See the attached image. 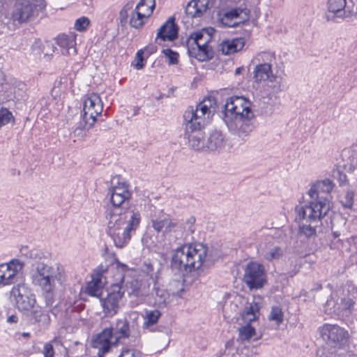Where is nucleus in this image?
Returning <instances> with one entry per match:
<instances>
[{
  "mask_svg": "<svg viewBox=\"0 0 357 357\" xmlns=\"http://www.w3.org/2000/svg\"><path fill=\"white\" fill-rule=\"evenodd\" d=\"M24 264L17 259L0 264V288L13 283L14 278L23 268Z\"/></svg>",
  "mask_w": 357,
  "mask_h": 357,
  "instance_id": "2eb2a0df",
  "label": "nucleus"
},
{
  "mask_svg": "<svg viewBox=\"0 0 357 357\" xmlns=\"http://www.w3.org/2000/svg\"><path fill=\"white\" fill-rule=\"evenodd\" d=\"M50 317L48 312H46L44 311L43 314L41 315V317L39 319V322L43 324L48 325L50 323Z\"/></svg>",
  "mask_w": 357,
  "mask_h": 357,
  "instance_id": "0e129e2a",
  "label": "nucleus"
},
{
  "mask_svg": "<svg viewBox=\"0 0 357 357\" xmlns=\"http://www.w3.org/2000/svg\"><path fill=\"white\" fill-rule=\"evenodd\" d=\"M180 227L179 225L176 222L172 221L169 215L167 216L165 228L164 230L165 234L176 231Z\"/></svg>",
  "mask_w": 357,
  "mask_h": 357,
  "instance_id": "09e8293b",
  "label": "nucleus"
},
{
  "mask_svg": "<svg viewBox=\"0 0 357 357\" xmlns=\"http://www.w3.org/2000/svg\"><path fill=\"white\" fill-rule=\"evenodd\" d=\"M148 17V13H142L139 11V10H137L135 8L131 16L130 24L132 27L135 29H140L144 24V19Z\"/></svg>",
  "mask_w": 357,
  "mask_h": 357,
  "instance_id": "c756f323",
  "label": "nucleus"
},
{
  "mask_svg": "<svg viewBox=\"0 0 357 357\" xmlns=\"http://www.w3.org/2000/svg\"><path fill=\"white\" fill-rule=\"evenodd\" d=\"M11 121H15L12 112L6 108L1 107L0 109V128Z\"/></svg>",
  "mask_w": 357,
  "mask_h": 357,
  "instance_id": "58836bf2",
  "label": "nucleus"
},
{
  "mask_svg": "<svg viewBox=\"0 0 357 357\" xmlns=\"http://www.w3.org/2000/svg\"><path fill=\"white\" fill-rule=\"evenodd\" d=\"M10 22H11L8 15L0 13V33H2L5 31Z\"/></svg>",
  "mask_w": 357,
  "mask_h": 357,
  "instance_id": "603ef678",
  "label": "nucleus"
},
{
  "mask_svg": "<svg viewBox=\"0 0 357 357\" xmlns=\"http://www.w3.org/2000/svg\"><path fill=\"white\" fill-rule=\"evenodd\" d=\"M10 294L12 302L20 312H30L36 304L35 294L24 283L13 286Z\"/></svg>",
  "mask_w": 357,
  "mask_h": 357,
  "instance_id": "1a4fd4ad",
  "label": "nucleus"
},
{
  "mask_svg": "<svg viewBox=\"0 0 357 357\" xmlns=\"http://www.w3.org/2000/svg\"><path fill=\"white\" fill-rule=\"evenodd\" d=\"M142 282L138 279H131L126 282L125 291H126L128 296L138 297L142 295L141 291Z\"/></svg>",
  "mask_w": 357,
  "mask_h": 357,
  "instance_id": "c85d7f7f",
  "label": "nucleus"
},
{
  "mask_svg": "<svg viewBox=\"0 0 357 357\" xmlns=\"http://www.w3.org/2000/svg\"><path fill=\"white\" fill-rule=\"evenodd\" d=\"M152 294L155 295V302L158 305H166L168 303L169 294L166 289L155 284Z\"/></svg>",
  "mask_w": 357,
  "mask_h": 357,
  "instance_id": "7c9ffc66",
  "label": "nucleus"
},
{
  "mask_svg": "<svg viewBox=\"0 0 357 357\" xmlns=\"http://www.w3.org/2000/svg\"><path fill=\"white\" fill-rule=\"evenodd\" d=\"M207 248L201 243L185 244L175 249L172 255L170 266L176 273H188L199 270L204 263Z\"/></svg>",
  "mask_w": 357,
  "mask_h": 357,
  "instance_id": "20e7f679",
  "label": "nucleus"
},
{
  "mask_svg": "<svg viewBox=\"0 0 357 357\" xmlns=\"http://www.w3.org/2000/svg\"><path fill=\"white\" fill-rule=\"evenodd\" d=\"M119 209L105 215L108 220L107 234L116 247L122 248L131 238V234L139 227L141 213L138 211H125L118 213Z\"/></svg>",
  "mask_w": 357,
  "mask_h": 357,
  "instance_id": "7ed1b4c3",
  "label": "nucleus"
},
{
  "mask_svg": "<svg viewBox=\"0 0 357 357\" xmlns=\"http://www.w3.org/2000/svg\"><path fill=\"white\" fill-rule=\"evenodd\" d=\"M18 317L16 314H12L7 318V322L10 324L17 323Z\"/></svg>",
  "mask_w": 357,
  "mask_h": 357,
  "instance_id": "774afa93",
  "label": "nucleus"
},
{
  "mask_svg": "<svg viewBox=\"0 0 357 357\" xmlns=\"http://www.w3.org/2000/svg\"><path fill=\"white\" fill-rule=\"evenodd\" d=\"M245 45L243 38L223 40L218 46V51L224 55L231 54L241 50Z\"/></svg>",
  "mask_w": 357,
  "mask_h": 357,
  "instance_id": "5701e85b",
  "label": "nucleus"
},
{
  "mask_svg": "<svg viewBox=\"0 0 357 357\" xmlns=\"http://www.w3.org/2000/svg\"><path fill=\"white\" fill-rule=\"evenodd\" d=\"M43 43L40 39H36L31 45V50L34 54L40 55L43 53Z\"/></svg>",
  "mask_w": 357,
  "mask_h": 357,
  "instance_id": "864d4df0",
  "label": "nucleus"
},
{
  "mask_svg": "<svg viewBox=\"0 0 357 357\" xmlns=\"http://www.w3.org/2000/svg\"><path fill=\"white\" fill-rule=\"evenodd\" d=\"M168 215L163 214L159 217L151 219V227L155 231L160 232L164 228L167 222Z\"/></svg>",
  "mask_w": 357,
  "mask_h": 357,
  "instance_id": "f704fd0d",
  "label": "nucleus"
},
{
  "mask_svg": "<svg viewBox=\"0 0 357 357\" xmlns=\"http://www.w3.org/2000/svg\"><path fill=\"white\" fill-rule=\"evenodd\" d=\"M21 255L26 258L33 259L36 257L34 250H31L27 245L22 246L20 250Z\"/></svg>",
  "mask_w": 357,
  "mask_h": 357,
  "instance_id": "6e6d98bb",
  "label": "nucleus"
},
{
  "mask_svg": "<svg viewBox=\"0 0 357 357\" xmlns=\"http://www.w3.org/2000/svg\"><path fill=\"white\" fill-rule=\"evenodd\" d=\"M259 310V307L257 303H255L251 304L248 307L246 308V310L243 314L244 319L249 321H255L257 317Z\"/></svg>",
  "mask_w": 357,
  "mask_h": 357,
  "instance_id": "c9c22d12",
  "label": "nucleus"
},
{
  "mask_svg": "<svg viewBox=\"0 0 357 357\" xmlns=\"http://www.w3.org/2000/svg\"><path fill=\"white\" fill-rule=\"evenodd\" d=\"M56 44L61 49V54L63 55H75L76 50V35L74 33L68 34H60L56 38Z\"/></svg>",
  "mask_w": 357,
  "mask_h": 357,
  "instance_id": "a211bd4d",
  "label": "nucleus"
},
{
  "mask_svg": "<svg viewBox=\"0 0 357 357\" xmlns=\"http://www.w3.org/2000/svg\"><path fill=\"white\" fill-rule=\"evenodd\" d=\"M124 294V287L119 284H114L111 286L107 297L100 299L103 312L106 317H113L118 312Z\"/></svg>",
  "mask_w": 357,
  "mask_h": 357,
  "instance_id": "f8f14e48",
  "label": "nucleus"
},
{
  "mask_svg": "<svg viewBox=\"0 0 357 357\" xmlns=\"http://www.w3.org/2000/svg\"><path fill=\"white\" fill-rule=\"evenodd\" d=\"M119 357H142V354L138 351L128 349L123 350Z\"/></svg>",
  "mask_w": 357,
  "mask_h": 357,
  "instance_id": "4d7b16f0",
  "label": "nucleus"
},
{
  "mask_svg": "<svg viewBox=\"0 0 357 357\" xmlns=\"http://www.w3.org/2000/svg\"><path fill=\"white\" fill-rule=\"evenodd\" d=\"M284 314L281 307L278 306L272 307L269 319L275 321L278 325H280L283 321Z\"/></svg>",
  "mask_w": 357,
  "mask_h": 357,
  "instance_id": "4c0bfd02",
  "label": "nucleus"
},
{
  "mask_svg": "<svg viewBox=\"0 0 357 357\" xmlns=\"http://www.w3.org/2000/svg\"><path fill=\"white\" fill-rule=\"evenodd\" d=\"M275 54L271 51L261 52L256 54L252 59L253 64H259L261 66L266 65L272 68L273 65L275 63Z\"/></svg>",
  "mask_w": 357,
  "mask_h": 357,
  "instance_id": "a878e982",
  "label": "nucleus"
},
{
  "mask_svg": "<svg viewBox=\"0 0 357 357\" xmlns=\"http://www.w3.org/2000/svg\"><path fill=\"white\" fill-rule=\"evenodd\" d=\"M221 117L229 131L242 139L254 129L251 122L254 118L251 102L243 96L227 98L221 111Z\"/></svg>",
  "mask_w": 357,
  "mask_h": 357,
  "instance_id": "f03ea898",
  "label": "nucleus"
},
{
  "mask_svg": "<svg viewBox=\"0 0 357 357\" xmlns=\"http://www.w3.org/2000/svg\"><path fill=\"white\" fill-rule=\"evenodd\" d=\"M243 281L250 290L261 289L267 282L264 266L256 261L248 263L244 268Z\"/></svg>",
  "mask_w": 357,
  "mask_h": 357,
  "instance_id": "9d476101",
  "label": "nucleus"
},
{
  "mask_svg": "<svg viewBox=\"0 0 357 357\" xmlns=\"http://www.w3.org/2000/svg\"><path fill=\"white\" fill-rule=\"evenodd\" d=\"M282 255V251L280 247H274L266 252L265 258L268 261L278 259Z\"/></svg>",
  "mask_w": 357,
  "mask_h": 357,
  "instance_id": "c03bdc74",
  "label": "nucleus"
},
{
  "mask_svg": "<svg viewBox=\"0 0 357 357\" xmlns=\"http://www.w3.org/2000/svg\"><path fill=\"white\" fill-rule=\"evenodd\" d=\"M195 218L193 216L188 218L185 222V225L183 226V229L187 231L189 234H193L195 231Z\"/></svg>",
  "mask_w": 357,
  "mask_h": 357,
  "instance_id": "3c124183",
  "label": "nucleus"
},
{
  "mask_svg": "<svg viewBox=\"0 0 357 357\" xmlns=\"http://www.w3.org/2000/svg\"><path fill=\"white\" fill-rule=\"evenodd\" d=\"M149 330L151 332L158 331V332H162V333H166V334H169V328L166 327V326H159L155 327V328L151 327Z\"/></svg>",
  "mask_w": 357,
  "mask_h": 357,
  "instance_id": "69168bd1",
  "label": "nucleus"
},
{
  "mask_svg": "<svg viewBox=\"0 0 357 357\" xmlns=\"http://www.w3.org/2000/svg\"><path fill=\"white\" fill-rule=\"evenodd\" d=\"M146 6L148 10V16H150L155 8V0H140L136 6V9L139 10L141 7Z\"/></svg>",
  "mask_w": 357,
  "mask_h": 357,
  "instance_id": "de8ad7c7",
  "label": "nucleus"
},
{
  "mask_svg": "<svg viewBox=\"0 0 357 357\" xmlns=\"http://www.w3.org/2000/svg\"><path fill=\"white\" fill-rule=\"evenodd\" d=\"M248 18V12L239 8L226 12L221 18V22L228 27H236Z\"/></svg>",
  "mask_w": 357,
  "mask_h": 357,
  "instance_id": "dca6fc26",
  "label": "nucleus"
},
{
  "mask_svg": "<svg viewBox=\"0 0 357 357\" xmlns=\"http://www.w3.org/2000/svg\"><path fill=\"white\" fill-rule=\"evenodd\" d=\"M114 328V344H119L121 339L130 336V325L127 319H118Z\"/></svg>",
  "mask_w": 357,
  "mask_h": 357,
  "instance_id": "b1692460",
  "label": "nucleus"
},
{
  "mask_svg": "<svg viewBox=\"0 0 357 357\" xmlns=\"http://www.w3.org/2000/svg\"><path fill=\"white\" fill-rule=\"evenodd\" d=\"M256 333L255 329L250 324L239 329V338L242 341H249Z\"/></svg>",
  "mask_w": 357,
  "mask_h": 357,
  "instance_id": "72a5a7b5",
  "label": "nucleus"
},
{
  "mask_svg": "<svg viewBox=\"0 0 357 357\" xmlns=\"http://www.w3.org/2000/svg\"><path fill=\"white\" fill-rule=\"evenodd\" d=\"M354 192L353 191H347L341 198L340 203L344 208L351 209L354 204Z\"/></svg>",
  "mask_w": 357,
  "mask_h": 357,
  "instance_id": "a19ab883",
  "label": "nucleus"
},
{
  "mask_svg": "<svg viewBox=\"0 0 357 357\" xmlns=\"http://www.w3.org/2000/svg\"><path fill=\"white\" fill-rule=\"evenodd\" d=\"M112 184L109 192L111 206L107 207L105 215L111 214V212H114L116 209H119L118 213H123L125 211H130L129 209H125L123 206L125 202L128 200L131 196L128 185L123 181H121L119 176L114 177Z\"/></svg>",
  "mask_w": 357,
  "mask_h": 357,
  "instance_id": "6e6552de",
  "label": "nucleus"
},
{
  "mask_svg": "<svg viewBox=\"0 0 357 357\" xmlns=\"http://www.w3.org/2000/svg\"><path fill=\"white\" fill-rule=\"evenodd\" d=\"M31 316L32 318L34 319L35 322L38 323L39 319L41 317V315L44 312V310H42V308L39 306L36 307H33L31 310Z\"/></svg>",
  "mask_w": 357,
  "mask_h": 357,
  "instance_id": "13d9d810",
  "label": "nucleus"
},
{
  "mask_svg": "<svg viewBox=\"0 0 357 357\" xmlns=\"http://www.w3.org/2000/svg\"><path fill=\"white\" fill-rule=\"evenodd\" d=\"M43 354L44 357H54V350L50 343H45L43 347Z\"/></svg>",
  "mask_w": 357,
  "mask_h": 357,
  "instance_id": "5fc2aeb1",
  "label": "nucleus"
},
{
  "mask_svg": "<svg viewBox=\"0 0 357 357\" xmlns=\"http://www.w3.org/2000/svg\"><path fill=\"white\" fill-rule=\"evenodd\" d=\"M92 283H95L97 285H99L102 287H103V283L102 281V275L100 273L94 274L92 276V280L90 281Z\"/></svg>",
  "mask_w": 357,
  "mask_h": 357,
  "instance_id": "e2e57ef3",
  "label": "nucleus"
},
{
  "mask_svg": "<svg viewBox=\"0 0 357 357\" xmlns=\"http://www.w3.org/2000/svg\"><path fill=\"white\" fill-rule=\"evenodd\" d=\"M143 54H144V51L142 50H138L136 54V57H135L136 63H132V65L137 70H141L144 66V59Z\"/></svg>",
  "mask_w": 357,
  "mask_h": 357,
  "instance_id": "8fccbe9b",
  "label": "nucleus"
},
{
  "mask_svg": "<svg viewBox=\"0 0 357 357\" xmlns=\"http://www.w3.org/2000/svg\"><path fill=\"white\" fill-rule=\"evenodd\" d=\"M114 344V328L108 327L104 328L100 333L93 335L91 340V346L93 349L97 350L98 357H104L109 353Z\"/></svg>",
  "mask_w": 357,
  "mask_h": 357,
  "instance_id": "4468645a",
  "label": "nucleus"
},
{
  "mask_svg": "<svg viewBox=\"0 0 357 357\" xmlns=\"http://www.w3.org/2000/svg\"><path fill=\"white\" fill-rule=\"evenodd\" d=\"M134 6V1H130L124 5L119 13V22L122 26H125L128 22L129 12Z\"/></svg>",
  "mask_w": 357,
  "mask_h": 357,
  "instance_id": "473e14b6",
  "label": "nucleus"
},
{
  "mask_svg": "<svg viewBox=\"0 0 357 357\" xmlns=\"http://www.w3.org/2000/svg\"><path fill=\"white\" fill-rule=\"evenodd\" d=\"M215 32V29L209 27L193 33L190 37V39L192 40V45H200L201 43L206 40L207 42H210L212 39V36Z\"/></svg>",
  "mask_w": 357,
  "mask_h": 357,
  "instance_id": "bb28decb",
  "label": "nucleus"
},
{
  "mask_svg": "<svg viewBox=\"0 0 357 357\" xmlns=\"http://www.w3.org/2000/svg\"><path fill=\"white\" fill-rule=\"evenodd\" d=\"M102 289L103 287L89 282L86 285V292L91 296L100 297L102 295Z\"/></svg>",
  "mask_w": 357,
  "mask_h": 357,
  "instance_id": "ea45409f",
  "label": "nucleus"
},
{
  "mask_svg": "<svg viewBox=\"0 0 357 357\" xmlns=\"http://www.w3.org/2000/svg\"><path fill=\"white\" fill-rule=\"evenodd\" d=\"M211 108V98L204 99L195 109L189 107L183 116L184 132L189 133L193 130H203L212 118L213 111Z\"/></svg>",
  "mask_w": 357,
  "mask_h": 357,
  "instance_id": "423d86ee",
  "label": "nucleus"
},
{
  "mask_svg": "<svg viewBox=\"0 0 357 357\" xmlns=\"http://www.w3.org/2000/svg\"><path fill=\"white\" fill-rule=\"evenodd\" d=\"M321 337L328 344L340 348L347 341L349 333L337 324H324L318 328Z\"/></svg>",
  "mask_w": 357,
  "mask_h": 357,
  "instance_id": "9b49d317",
  "label": "nucleus"
},
{
  "mask_svg": "<svg viewBox=\"0 0 357 357\" xmlns=\"http://www.w3.org/2000/svg\"><path fill=\"white\" fill-rule=\"evenodd\" d=\"M160 315L161 313L158 310L147 312L145 317V321L144 323V328L149 329L153 327V326L158 322Z\"/></svg>",
  "mask_w": 357,
  "mask_h": 357,
  "instance_id": "2f4dec72",
  "label": "nucleus"
},
{
  "mask_svg": "<svg viewBox=\"0 0 357 357\" xmlns=\"http://www.w3.org/2000/svg\"><path fill=\"white\" fill-rule=\"evenodd\" d=\"M349 160L350 165L354 169H357V146L354 147Z\"/></svg>",
  "mask_w": 357,
  "mask_h": 357,
  "instance_id": "052dcab7",
  "label": "nucleus"
},
{
  "mask_svg": "<svg viewBox=\"0 0 357 357\" xmlns=\"http://www.w3.org/2000/svg\"><path fill=\"white\" fill-rule=\"evenodd\" d=\"M162 52L168 59L169 65H175L178 63V54L169 48L162 50Z\"/></svg>",
  "mask_w": 357,
  "mask_h": 357,
  "instance_id": "79ce46f5",
  "label": "nucleus"
},
{
  "mask_svg": "<svg viewBox=\"0 0 357 357\" xmlns=\"http://www.w3.org/2000/svg\"><path fill=\"white\" fill-rule=\"evenodd\" d=\"M61 273L59 266H51L44 263H38L33 271L32 283L41 289L46 306H52L54 301L56 283L60 280Z\"/></svg>",
  "mask_w": 357,
  "mask_h": 357,
  "instance_id": "39448f33",
  "label": "nucleus"
},
{
  "mask_svg": "<svg viewBox=\"0 0 357 357\" xmlns=\"http://www.w3.org/2000/svg\"><path fill=\"white\" fill-rule=\"evenodd\" d=\"M225 146V137L220 131H212L206 142V149L210 151L219 150Z\"/></svg>",
  "mask_w": 357,
  "mask_h": 357,
  "instance_id": "393cba45",
  "label": "nucleus"
},
{
  "mask_svg": "<svg viewBox=\"0 0 357 357\" xmlns=\"http://www.w3.org/2000/svg\"><path fill=\"white\" fill-rule=\"evenodd\" d=\"M354 304L355 302L351 298L342 300V305L343 309L345 310H348L349 313H351Z\"/></svg>",
  "mask_w": 357,
  "mask_h": 357,
  "instance_id": "bf43d9fd",
  "label": "nucleus"
},
{
  "mask_svg": "<svg viewBox=\"0 0 357 357\" xmlns=\"http://www.w3.org/2000/svg\"><path fill=\"white\" fill-rule=\"evenodd\" d=\"M90 23L89 19L86 17L78 18L75 22V29L77 31H82L89 26Z\"/></svg>",
  "mask_w": 357,
  "mask_h": 357,
  "instance_id": "49530a36",
  "label": "nucleus"
},
{
  "mask_svg": "<svg viewBox=\"0 0 357 357\" xmlns=\"http://www.w3.org/2000/svg\"><path fill=\"white\" fill-rule=\"evenodd\" d=\"M56 49L52 43L46 41L43 45V54H44V57L46 58L47 60H50V56H52Z\"/></svg>",
  "mask_w": 357,
  "mask_h": 357,
  "instance_id": "a18cd8bd",
  "label": "nucleus"
},
{
  "mask_svg": "<svg viewBox=\"0 0 357 357\" xmlns=\"http://www.w3.org/2000/svg\"><path fill=\"white\" fill-rule=\"evenodd\" d=\"M204 132L203 130H193L192 132H184L183 137L188 140L190 147L195 150L200 151L206 149V142L204 139Z\"/></svg>",
  "mask_w": 357,
  "mask_h": 357,
  "instance_id": "4be33fe9",
  "label": "nucleus"
},
{
  "mask_svg": "<svg viewBox=\"0 0 357 357\" xmlns=\"http://www.w3.org/2000/svg\"><path fill=\"white\" fill-rule=\"evenodd\" d=\"M84 122L82 121L79 123V125L74 130L72 137L76 139H82L86 136V126Z\"/></svg>",
  "mask_w": 357,
  "mask_h": 357,
  "instance_id": "37998d69",
  "label": "nucleus"
},
{
  "mask_svg": "<svg viewBox=\"0 0 357 357\" xmlns=\"http://www.w3.org/2000/svg\"><path fill=\"white\" fill-rule=\"evenodd\" d=\"M209 42L203 41L200 45H188V52L190 56L195 57L200 61H204L213 58L212 48L208 45Z\"/></svg>",
  "mask_w": 357,
  "mask_h": 357,
  "instance_id": "6ab92c4d",
  "label": "nucleus"
},
{
  "mask_svg": "<svg viewBox=\"0 0 357 357\" xmlns=\"http://www.w3.org/2000/svg\"><path fill=\"white\" fill-rule=\"evenodd\" d=\"M178 27L175 24L174 17H169L158 29L156 40L173 41L178 38Z\"/></svg>",
  "mask_w": 357,
  "mask_h": 357,
  "instance_id": "f3484780",
  "label": "nucleus"
},
{
  "mask_svg": "<svg viewBox=\"0 0 357 357\" xmlns=\"http://www.w3.org/2000/svg\"><path fill=\"white\" fill-rule=\"evenodd\" d=\"M103 104L97 93L89 94L83 104V113L81 115L85 125L91 128L96 121V117L102 112Z\"/></svg>",
  "mask_w": 357,
  "mask_h": 357,
  "instance_id": "ddd939ff",
  "label": "nucleus"
},
{
  "mask_svg": "<svg viewBox=\"0 0 357 357\" xmlns=\"http://www.w3.org/2000/svg\"><path fill=\"white\" fill-rule=\"evenodd\" d=\"M116 268L118 269V271H121L122 273V275H121V282H123L124 281V278H125V275H124V273L128 271V267L126 264H122L119 261H118L116 263Z\"/></svg>",
  "mask_w": 357,
  "mask_h": 357,
  "instance_id": "680f3d73",
  "label": "nucleus"
},
{
  "mask_svg": "<svg viewBox=\"0 0 357 357\" xmlns=\"http://www.w3.org/2000/svg\"><path fill=\"white\" fill-rule=\"evenodd\" d=\"M211 0H192L185 7L186 15L191 17H201L208 8Z\"/></svg>",
  "mask_w": 357,
  "mask_h": 357,
  "instance_id": "aec40b11",
  "label": "nucleus"
},
{
  "mask_svg": "<svg viewBox=\"0 0 357 357\" xmlns=\"http://www.w3.org/2000/svg\"><path fill=\"white\" fill-rule=\"evenodd\" d=\"M270 82L268 87L271 89V92L273 94L278 93L283 90V86L282 85V78L278 77L275 75H273L272 78L268 79Z\"/></svg>",
  "mask_w": 357,
  "mask_h": 357,
  "instance_id": "e433bc0d",
  "label": "nucleus"
},
{
  "mask_svg": "<svg viewBox=\"0 0 357 357\" xmlns=\"http://www.w3.org/2000/svg\"><path fill=\"white\" fill-rule=\"evenodd\" d=\"M328 10L334 15V17L340 19L349 17L351 12L347 7L346 0H328Z\"/></svg>",
  "mask_w": 357,
  "mask_h": 357,
  "instance_id": "412c9836",
  "label": "nucleus"
},
{
  "mask_svg": "<svg viewBox=\"0 0 357 357\" xmlns=\"http://www.w3.org/2000/svg\"><path fill=\"white\" fill-rule=\"evenodd\" d=\"M272 68L259 64H255L253 70V79L256 82H261L262 81L268 80L273 77Z\"/></svg>",
  "mask_w": 357,
  "mask_h": 357,
  "instance_id": "cd10ccee",
  "label": "nucleus"
},
{
  "mask_svg": "<svg viewBox=\"0 0 357 357\" xmlns=\"http://www.w3.org/2000/svg\"><path fill=\"white\" fill-rule=\"evenodd\" d=\"M333 188L329 179L317 181L308 190L312 199L308 204L295 208V221L298 223V234L310 238L316 236L317 229L322 225V219L331 208L328 196Z\"/></svg>",
  "mask_w": 357,
  "mask_h": 357,
  "instance_id": "f257e3e1",
  "label": "nucleus"
},
{
  "mask_svg": "<svg viewBox=\"0 0 357 357\" xmlns=\"http://www.w3.org/2000/svg\"><path fill=\"white\" fill-rule=\"evenodd\" d=\"M331 235L333 236V241L337 239L342 235L341 230H334L333 227H332V233Z\"/></svg>",
  "mask_w": 357,
  "mask_h": 357,
  "instance_id": "338daca9",
  "label": "nucleus"
},
{
  "mask_svg": "<svg viewBox=\"0 0 357 357\" xmlns=\"http://www.w3.org/2000/svg\"><path fill=\"white\" fill-rule=\"evenodd\" d=\"M45 6V0H16L8 17L14 25H20L31 20Z\"/></svg>",
  "mask_w": 357,
  "mask_h": 357,
  "instance_id": "0eeeda50",
  "label": "nucleus"
}]
</instances>
